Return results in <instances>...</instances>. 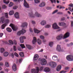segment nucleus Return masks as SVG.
<instances>
[{"instance_id": "obj_1", "label": "nucleus", "mask_w": 73, "mask_h": 73, "mask_svg": "<svg viewBox=\"0 0 73 73\" xmlns=\"http://www.w3.org/2000/svg\"><path fill=\"white\" fill-rule=\"evenodd\" d=\"M69 36V33L68 32L66 33L64 35H60L56 37V39L58 40H61L64 37V38H66L67 37H68Z\"/></svg>"}, {"instance_id": "obj_2", "label": "nucleus", "mask_w": 73, "mask_h": 73, "mask_svg": "<svg viewBox=\"0 0 73 73\" xmlns=\"http://www.w3.org/2000/svg\"><path fill=\"white\" fill-rule=\"evenodd\" d=\"M29 16L30 17H35V16L36 17H41V15H40V14H38L37 12H36L35 13V15H34L33 14V13L31 12L30 13H29Z\"/></svg>"}, {"instance_id": "obj_3", "label": "nucleus", "mask_w": 73, "mask_h": 73, "mask_svg": "<svg viewBox=\"0 0 73 73\" xmlns=\"http://www.w3.org/2000/svg\"><path fill=\"white\" fill-rule=\"evenodd\" d=\"M38 61H40L41 64L42 65H46V63H47L46 59H45L39 58L38 59Z\"/></svg>"}, {"instance_id": "obj_4", "label": "nucleus", "mask_w": 73, "mask_h": 73, "mask_svg": "<svg viewBox=\"0 0 73 73\" xmlns=\"http://www.w3.org/2000/svg\"><path fill=\"white\" fill-rule=\"evenodd\" d=\"M66 58L69 61H73V56L72 55H68L66 56Z\"/></svg>"}, {"instance_id": "obj_5", "label": "nucleus", "mask_w": 73, "mask_h": 73, "mask_svg": "<svg viewBox=\"0 0 73 73\" xmlns=\"http://www.w3.org/2000/svg\"><path fill=\"white\" fill-rule=\"evenodd\" d=\"M26 32V30L22 29V30L20 31H18L17 33V35L18 36H20L21 35V34L22 35H24L25 33Z\"/></svg>"}, {"instance_id": "obj_6", "label": "nucleus", "mask_w": 73, "mask_h": 73, "mask_svg": "<svg viewBox=\"0 0 73 73\" xmlns=\"http://www.w3.org/2000/svg\"><path fill=\"white\" fill-rule=\"evenodd\" d=\"M9 26L11 27L12 29L14 31H16L18 29L17 27H15L13 24L11 23L10 25Z\"/></svg>"}, {"instance_id": "obj_7", "label": "nucleus", "mask_w": 73, "mask_h": 73, "mask_svg": "<svg viewBox=\"0 0 73 73\" xmlns=\"http://www.w3.org/2000/svg\"><path fill=\"white\" fill-rule=\"evenodd\" d=\"M52 28H53V29H59V28H60L59 27L57 26V23H55L53 24L52 25Z\"/></svg>"}, {"instance_id": "obj_8", "label": "nucleus", "mask_w": 73, "mask_h": 73, "mask_svg": "<svg viewBox=\"0 0 73 73\" xmlns=\"http://www.w3.org/2000/svg\"><path fill=\"white\" fill-rule=\"evenodd\" d=\"M26 37L24 36H21L20 38V41L21 43L24 42V39H25Z\"/></svg>"}, {"instance_id": "obj_9", "label": "nucleus", "mask_w": 73, "mask_h": 73, "mask_svg": "<svg viewBox=\"0 0 73 73\" xmlns=\"http://www.w3.org/2000/svg\"><path fill=\"white\" fill-rule=\"evenodd\" d=\"M24 5L26 8H29V5L27 3L25 0H24Z\"/></svg>"}, {"instance_id": "obj_10", "label": "nucleus", "mask_w": 73, "mask_h": 73, "mask_svg": "<svg viewBox=\"0 0 73 73\" xmlns=\"http://www.w3.org/2000/svg\"><path fill=\"white\" fill-rule=\"evenodd\" d=\"M27 25H28V23L26 22H25V23H23L22 24L21 27L23 28H24L25 27H27Z\"/></svg>"}, {"instance_id": "obj_11", "label": "nucleus", "mask_w": 73, "mask_h": 73, "mask_svg": "<svg viewBox=\"0 0 73 73\" xmlns=\"http://www.w3.org/2000/svg\"><path fill=\"white\" fill-rule=\"evenodd\" d=\"M12 69L14 71H16L17 69V66L16 64H14L13 66H12Z\"/></svg>"}, {"instance_id": "obj_12", "label": "nucleus", "mask_w": 73, "mask_h": 73, "mask_svg": "<svg viewBox=\"0 0 73 73\" xmlns=\"http://www.w3.org/2000/svg\"><path fill=\"white\" fill-rule=\"evenodd\" d=\"M44 71L45 72H50V68L48 67H46L44 69Z\"/></svg>"}, {"instance_id": "obj_13", "label": "nucleus", "mask_w": 73, "mask_h": 73, "mask_svg": "<svg viewBox=\"0 0 73 73\" xmlns=\"http://www.w3.org/2000/svg\"><path fill=\"white\" fill-rule=\"evenodd\" d=\"M38 54H35L34 55V58H33V60L34 61H36L37 59H38Z\"/></svg>"}, {"instance_id": "obj_14", "label": "nucleus", "mask_w": 73, "mask_h": 73, "mask_svg": "<svg viewBox=\"0 0 73 73\" xmlns=\"http://www.w3.org/2000/svg\"><path fill=\"white\" fill-rule=\"evenodd\" d=\"M56 50H57L58 52L61 51V47H60V45H58L57 46Z\"/></svg>"}, {"instance_id": "obj_15", "label": "nucleus", "mask_w": 73, "mask_h": 73, "mask_svg": "<svg viewBox=\"0 0 73 73\" xmlns=\"http://www.w3.org/2000/svg\"><path fill=\"white\" fill-rule=\"evenodd\" d=\"M56 65H57V64L56 62H52V65L51 66L52 68H55L56 66Z\"/></svg>"}, {"instance_id": "obj_16", "label": "nucleus", "mask_w": 73, "mask_h": 73, "mask_svg": "<svg viewBox=\"0 0 73 73\" xmlns=\"http://www.w3.org/2000/svg\"><path fill=\"white\" fill-rule=\"evenodd\" d=\"M15 17L16 19H19V13L17 12L14 14Z\"/></svg>"}, {"instance_id": "obj_17", "label": "nucleus", "mask_w": 73, "mask_h": 73, "mask_svg": "<svg viewBox=\"0 0 73 73\" xmlns=\"http://www.w3.org/2000/svg\"><path fill=\"white\" fill-rule=\"evenodd\" d=\"M37 42V39L36 37H34L33 39V44H35L36 42Z\"/></svg>"}, {"instance_id": "obj_18", "label": "nucleus", "mask_w": 73, "mask_h": 73, "mask_svg": "<svg viewBox=\"0 0 73 73\" xmlns=\"http://www.w3.org/2000/svg\"><path fill=\"white\" fill-rule=\"evenodd\" d=\"M46 21L45 20L42 21L40 23V24L42 25H45L46 24Z\"/></svg>"}, {"instance_id": "obj_19", "label": "nucleus", "mask_w": 73, "mask_h": 73, "mask_svg": "<svg viewBox=\"0 0 73 73\" xmlns=\"http://www.w3.org/2000/svg\"><path fill=\"white\" fill-rule=\"evenodd\" d=\"M7 26V23H5L2 25L1 26V29H4L5 27Z\"/></svg>"}, {"instance_id": "obj_20", "label": "nucleus", "mask_w": 73, "mask_h": 73, "mask_svg": "<svg viewBox=\"0 0 73 73\" xmlns=\"http://www.w3.org/2000/svg\"><path fill=\"white\" fill-rule=\"evenodd\" d=\"M52 60H54V61H56V60H57V56L56 55H54L52 57Z\"/></svg>"}, {"instance_id": "obj_21", "label": "nucleus", "mask_w": 73, "mask_h": 73, "mask_svg": "<svg viewBox=\"0 0 73 73\" xmlns=\"http://www.w3.org/2000/svg\"><path fill=\"white\" fill-rule=\"evenodd\" d=\"M61 66L59 65L56 68V70L57 71H60L61 70Z\"/></svg>"}, {"instance_id": "obj_22", "label": "nucleus", "mask_w": 73, "mask_h": 73, "mask_svg": "<svg viewBox=\"0 0 73 73\" xmlns=\"http://www.w3.org/2000/svg\"><path fill=\"white\" fill-rule=\"evenodd\" d=\"M45 6V3L44 2H42L39 5V7H42Z\"/></svg>"}, {"instance_id": "obj_23", "label": "nucleus", "mask_w": 73, "mask_h": 73, "mask_svg": "<svg viewBox=\"0 0 73 73\" xmlns=\"http://www.w3.org/2000/svg\"><path fill=\"white\" fill-rule=\"evenodd\" d=\"M58 25L60 26H64V25H65L66 24L65 23H64L63 22H61L59 23Z\"/></svg>"}, {"instance_id": "obj_24", "label": "nucleus", "mask_w": 73, "mask_h": 73, "mask_svg": "<svg viewBox=\"0 0 73 73\" xmlns=\"http://www.w3.org/2000/svg\"><path fill=\"white\" fill-rule=\"evenodd\" d=\"M34 31L35 33H37V34H38V33H40V31H39L38 30L36 29H34Z\"/></svg>"}, {"instance_id": "obj_25", "label": "nucleus", "mask_w": 73, "mask_h": 73, "mask_svg": "<svg viewBox=\"0 0 73 73\" xmlns=\"http://www.w3.org/2000/svg\"><path fill=\"white\" fill-rule=\"evenodd\" d=\"M13 14H14V11H10L9 13V15H13Z\"/></svg>"}, {"instance_id": "obj_26", "label": "nucleus", "mask_w": 73, "mask_h": 73, "mask_svg": "<svg viewBox=\"0 0 73 73\" xmlns=\"http://www.w3.org/2000/svg\"><path fill=\"white\" fill-rule=\"evenodd\" d=\"M19 56L21 57H23L24 56V53L23 52H21L19 53Z\"/></svg>"}, {"instance_id": "obj_27", "label": "nucleus", "mask_w": 73, "mask_h": 73, "mask_svg": "<svg viewBox=\"0 0 73 73\" xmlns=\"http://www.w3.org/2000/svg\"><path fill=\"white\" fill-rule=\"evenodd\" d=\"M27 48L29 49H32V46L29 45H26Z\"/></svg>"}, {"instance_id": "obj_28", "label": "nucleus", "mask_w": 73, "mask_h": 73, "mask_svg": "<svg viewBox=\"0 0 73 73\" xmlns=\"http://www.w3.org/2000/svg\"><path fill=\"white\" fill-rule=\"evenodd\" d=\"M3 54L5 57H7V56H8V54H9L8 53V52H5Z\"/></svg>"}, {"instance_id": "obj_29", "label": "nucleus", "mask_w": 73, "mask_h": 73, "mask_svg": "<svg viewBox=\"0 0 73 73\" xmlns=\"http://www.w3.org/2000/svg\"><path fill=\"white\" fill-rule=\"evenodd\" d=\"M53 45V42H51L49 43V46L50 47H52Z\"/></svg>"}, {"instance_id": "obj_30", "label": "nucleus", "mask_w": 73, "mask_h": 73, "mask_svg": "<svg viewBox=\"0 0 73 73\" xmlns=\"http://www.w3.org/2000/svg\"><path fill=\"white\" fill-rule=\"evenodd\" d=\"M6 30L8 32H12V29L10 28H9V27H8L6 29Z\"/></svg>"}, {"instance_id": "obj_31", "label": "nucleus", "mask_w": 73, "mask_h": 73, "mask_svg": "<svg viewBox=\"0 0 73 73\" xmlns=\"http://www.w3.org/2000/svg\"><path fill=\"white\" fill-rule=\"evenodd\" d=\"M37 42L38 43L39 45H40V44H41V40H40V39H37Z\"/></svg>"}, {"instance_id": "obj_32", "label": "nucleus", "mask_w": 73, "mask_h": 73, "mask_svg": "<svg viewBox=\"0 0 73 73\" xmlns=\"http://www.w3.org/2000/svg\"><path fill=\"white\" fill-rule=\"evenodd\" d=\"M1 19L2 23H4L5 21V19H4V17H1Z\"/></svg>"}, {"instance_id": "obj_33", "label": "nucleus", "mask_w": 73, "mask_h": 73, "mask_svg": "<svg viewBox=\"0 0 73 73\" xmlns=\"http://www.w3.org/2000/svg\"><path fill=\"white\" fill-rule=\"evenodd\" d=\"M20 45L22 49H23V48H25V47L24 44H20Z\"/></svg>"}, {"instance_id": "obj_34", "label": "nucleus", "mask_w": 73, "mask_h": 73, "mask_svg": "<svg viewBox=\"0 0 73 73\" xmlns=\"http://www.w3.org/2000/svg\"><path fill=\"white\" fill-rule=\"evenodd\" d=\"M4 51H5V50L4 48H1V53H3L4 52Z\"/></svg>"}, {"instance_id": "obj_35", "label": "nucleus", "mask_w": 73, "mask_h": 73, "mask_svg": "<svg viewBox=\"0 0 73 73\" xmlns=\"http://www.w3.org/2000/svg\"><path fill=\"white\" fill-rule=\"evenodd\" d=\"M5 65L6 67H9V64L8 63V62H7L5 63Z\"/></svg>"}, {"instance_id": "obj_36", "label": "nucleus", "mask_w": 73, "mask_h": 73, "mask_svg": "<svg viewBox=\"0 0 73 73\" xmlns=\"http://www.w3.org/2000/svg\"><path fill=\"white\" fill-rule=\"evenodd\" d=\"M5 17L7 19H8V14L7 13H5Z\"/></svg>"}, {"instance_id": "obj_37", "label": "nucleus", "mask_w": 73, "mask_h": 73, "mask_svg": "<svg viewBox=\"0 0 73 73\" xmlns=\"http://www.w3.org/2000/svg\"><path fill=\"white\" fill-rule=\"evenodd\" d=\"M50 1H51L52 3H56V0H50Z\"/></svg>"}, {"instance_id": "obj_38", "label": "nucleus", "mask_w": 73, "mask_h": 73, "mask_svg": "<svg viewBox=\"0 0 73 73\" xmlns=\"http://www.w3.org/2000/svg\"><path fill=\"white\" fill-rule=\"evenodd\" d=\"M34 1L35 3L36 4L40 3V0H34Z\"/></svg>"}, {"instance_id": "obj_39", "label": "nucleus", "mask_w": 73, "mask_h": 73, "mask_svg": "<svg viewBox=\"0 0 73 73\" xmlns=\"http://www.w3.org/2000/svg\"><path fill=\"white\" fill-rule=\"evenodd\" d=\"M31 73H36V71L35 69H32L31 70Z\"/></svg>"}, {"instance_id": "obj_40", "label": "nucleus", "mask_w": 73, "mask_h": 73, "mask_svg": "<svg viewBox=\"0 0 73 73\" xmlns=\"http://www.w3.org/2000/svg\"><path fill=\"white\" fill-rule=\"evenodd\" d=\"M3 3H5V4H8L9 3V1H7L5 0H3Z\"/></svg>"}, {"instance_id": "obj_41", "label": "nucleus", "mask_w": 73, "mask_h": 73, "mask_svg": "<svg viewBox=\"0 0 73 73\" xmlns=\"http://www.w3.org/2000/svg\"><path fill=\"white\" fill-rule=\"evenodd\" d=\"M36 73H38L39 72V68L38 67H36Z\"/></svg>"}, {"instance_id": "obj_42", "label": "nucleus", "mask_w": 73, "mask_h": 73, "mask_svg": "<svg viewBox=\"0 0 73 73\" xmlns=\"http://www.w3.org/2000/svg\"><path fill=\"white\" fill-rule=\"evenodd\" d=\"M5 22L7 24H7H8V23H9V20L8 19H7L5 20Z\"/></svg>"}, {"instance_id": "obj_43", "label": "nucleus", "mask_w": 73, "mask_h": 73, "mask_svg": "<svg viewBox=\"0 0 73 73\" xmlns=\"http://www.w3.org/2000/svg\"><path fill=\"white\" fill-rule=\"evenodd\" d=\"M13 3H12V2H10L9 5V6L10 7H11L13 6Z\"/></svg>"}, {"instance_id": "obj_44", "label": "nucleus", "mask_w": 73, "mask_h": 73, "mask_svg": "<svg viewBox=\"0 0 73 73\" xmlns=\"http://www.w3.org/2000/svg\"><path fill=\"white\" fill-rule=\"evenodd\" d=\"M57 12H58V10H56L52 12V14H54V13H56Z\"/></svg>"}, {"instance_id": "obj_45", "label": "nucleus", "mask_w": 73, "mask_h": 73, "mask_svg": "<svg viewBox=\"0 0 73 73\" xmlns=\"http://www.w3.org/2000/svg\"><path fill=\"white\" fill-rule=\"evenodd\" d=\"M51 26L50 25H47L45 26V28H50Z\"/></svg>"}, {"instance_id": "obj_46", "label": "nucleus", "mask_w": 73, "mask_h": 73, "mask_svg": "<svg viewBox=\"0 0 73 73\" xmlns=\"http://www.w3.org/2000/svg\"><path fill=\"white\" fill-rule=\"evenodd\" d=\"M9 42L10 43V44H12V45L13 44V42L11 40H9Z\"/></svg>"}, {"instance_id": "obj_47", "label": "nucleus", "mask_w": 73, "mask_h": 73, "mask_svg": "<svg viewBox=\"0 0 73 73\" xmlns=\"http://www.w3.org/2000/svg\"><path fill=\"white\" fill-rule=\"evenodd\" d=\"M11 56L12 57V58H14V54L13 53H11Z\"/></svg>"}, {"instance_id": "obj_48", "label": "nucleus", "mask_w": 73, "mask_h": 73, "mask_svg": "<svg viewBox=\"0 0 73 73\" xmlns=\"http://www.w3.org/2000/svg\"><path fill=\"white\" fill-rule=\"evenodd\" d=\"M40 38L41 39H44V36H43L42 35H41L40 36Z\"/></svg>"}, {"instance_id": "obj_49", "label": "nucleus", "mask_w": 73, "mask_h": 73, "mask_svg": "<svg viewBox=\"0 0 73 73\" xmlns=\"http://www.w3.org/2000/svg\"><path fill=\"white\" fill-rule=\"evenodd\" d=\"M7 7L5 5H3L2 6V8L3 9H5V8H6Z\"/></svg>"}, {"instance_id": "obj_50", "label": "nucleus", "mask_w": 73, "mask_h": 73, "mask_svg": "<svg viewBox=\"0 0 73 73\" xmlns=\"http://www.w3.org/2000/svg\"><path fill=\"white\" fill-rule=\"evenodd\" d=\"M17 8H18V6H15L14 7H13V9H17Z\"/></svg>"}, {"instance_id": "obj_51", "label": "nucleus", "mask_w": 73, "mask_h": 73, "mask_svg": "<svg viewBox=\"0 0 73 73\" xmlns=\"http://www.w3.org/2000/svg\"><path fill=\"white\" fill-rule=\"evenodd\" d=\"M18 50H19V51H22L21 50V48L19 46H18Z\"/></svg>"}, {"instance_id": "obj_52", "label": "nucleus", "mask_w": 73, "mask_h": 73, "mask_svg": "<svg viewBox=\"0 0 73 73\" xmlns=\"http://www.w3.org/2000/svg\"><path fill=\"white\" fill-rule=\"evenodd\" d=\"M43 68H44V67L43 66L41 67L39 69L40 71H41V70H43Z\"/></svg>"}, {"instance_id": "obj_53", "label": "nucleus", "mask_w": 73, "mask_h": 73, "mask_svg": "<svg viewBox=\"0 0 73 73\" xmlns=\"http://www.w3.org/2000/svg\"><path fill=\"white\" fill-rule=\"evenodd\" d=\"M68 9L71 12H73V11L72 10V8H71V7H68Z\"/></svg>"}, {"instance_id": "obj_54", "label": "nucleus", "mask_w": 73, "mask_h": 73, "mask_svg": "<svg viewBox=\"0 0 73 73\" xmlns=\"http://www.w3.org/2000/svg\"><path fill=\"white\" fill-rule=\"evenodd\" d=\"M13 49L14 51H16V46H14Z\"/></svg>"}, {"instance_id": "obj_55", "label": "nucleus", "mask_w": 73, "mask_h": 73, "mask_svg": "<svg viewBox=\"0 0 73 73\" xmlns=\"http://www.w3.org/2000/svg\"><path fill=\"white\" fill-rule=\"evenodd\" d=\"M14 55H15V56H16V57H19V55L17 54V53H16V52H15L14 53Z\"/></svg>"}, {"instance_id": "obj_56", "label": "nucleus", "mask_w": 73, "mask_h": 73, "mask_svg": "<svg viewBox=\"0 0 73 73\" xmlns=\"http://www.w3.org/2000/svg\"><path fill=\"white\" fill-rule=\"evenodd\" d=\"M62 12H59L57 13V14L58 15H62Z\"/></svg>"}, {"instance_id": "obj_57", "label": "nucleus", "mask_w": 73, "mask_h": 73, "mask_svg": "<svg viewBox=\"0 0 73 73\" xmlns=\"http://www.w3.org/2000/svg\"><path fill=\"white\" fill-rule=\"evenodd\" d=\"M68 6H70L71 7H72V8H73V4L72 3H70Z\"/></svg>"}, {"instance_id": "obj_58", "label": "nucleus", "mask_w": 73, "mask_h": 73, "mask_svg": "<svg viewBox=\"0 0 73 73\" xmlns=\"http://www.w3.org/2000/svg\"><path fill=\"white\" fill-rule=\"evenodd\" d=\"M46 9L48 10H49V9H52V8L50 7H47L46 8Z\"/></svg>"}, {"instance_id": "obj_59", "label": "nucleus", "mask_w": 73, "mask_h": 73, "mask_svg": "<svg viewBox=\"0 0 73 73\" xmlns=\"http://www.w3.org/2000/svg\"><path fill=\"white\" fill-rule=\"evenodd\" d=\"M71 27H73V21H71Z\"/></svg>"}, {"instance_id": "obj_60", "label": "nucleus", "mask_w": 73, "mask_h": 73, "mask_svg": "<svg viewBox=\"0 0 73 73\" xmlns=\"http://www.w3.org/2000/svg\"><path fill=\"white\" fill-rule=\"evenodd\" d=\"M3 33H0V37H2L3 36Z\"/></svg>"}, {"instance_id": "obj_61", "label": "nucleus", "mask_w": 73, "mask_h": 73, "mask_svg": "<svg viewBox=\"0 0 73 73\" xmlns=\"http://www.w3.org/2000/svg\"><path fill=\"white\" fill-rule=\"evenodd\" d=\"M66 72H67V71H64V70H62L60 72V73H66Z\"/></svg>"}, {"instance_id": "obj_62", "label": "nucleus", "mask_w": 73, "mask_h": 73, "mask_svg": "<svg viewBox=\"0 0 73 73\" xmlns=\"http://www.w3.org/2000/svg\"><path fill=\"white\" fill-rule=\"evenodd\" d=\"M46 40L44 39L42 41V42L44 44V43H45V42H46Z\"/></svg>"}, {"instance_id": "obj_63", "label": "nucleus", "mask_w": 73, "mask_h": 73, "mask_svg": "<svg viewBox=\"0 0 73 73\" xmlns=\"http://www.w3.org/2000/svg\"><path fill=\"white\" fill-rule=\"evenodd\" d=\"M14 42L15 45L17 44V42H16V41L15 40H14Z\"/></svg>"}, {"instance_id": "obj_64", "label": "nucleus", "mask_w": 73, "mask_h": 73, "mask_svg": "<svg viewBox=\"0 0 73 73\" xmlns=\"http://www.w3.org/2000/svg\"><path fill=\"white\" fill-rule=\"evenodd\" d=\"M29 30H30V32H33V30H32V29L31 28H30L29 29Z\"/></svg>"}]
</instances>
